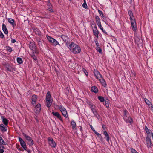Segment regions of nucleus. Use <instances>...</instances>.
<instances>
[{"label": "nucleus", "mask_w": 153, "mask_h": 153, "mask_svg": "<svg viewBox=\"0 0 153 153\" xmlns=\"http://www.w3.org/2000/svg\"><path fill=\"white\" fill-rule=\"evenodd\" d=\"M66 44L68 45L67 42ZM67 46L70 51L74 54L79 53L81 52V48L79 46L73 42Z\"/></svg>", "instance_id": "obj_1"}, {"label": "nucleus", "mask_w": 153, "mask_h": 153, "mask_svg": "<svg viewBox=\"0 0 153 153\" xmlns=\"http://www.w3.org/2000/svg\"><path fill=\"white\" fill-rule=\"evenodd\" d=\"M96 79L98 80L104 87H106L107 85L105 80L102 77L100 74L97 71H96Z\"/></svg>", "instance_id": "obj_2"}, {"label": "nucleus", "mask_w": 153, "mask_h": 153, "mask_svg": "<svg viewBox=\"0 0 153 153\" xmlns=\"http://www.w3.org/2000/svg\"><path fill=\"white\" fill-rule=\"evenodd\" d=\"M46 100L47 106L50 107L51 105L53 100L51 98V95L49 91H48L47 93Z\"/></svg>", "instance_id": "obj_3"}, {"label": "nucleus", "mask_w": 153, "mask_h": 153, "mask_svg": "<svg viewBox=\"0 0 153 153\" xmlns=\"http://www.w3.org/2000/svg\"><path fill=\"white\" fill-rule=\"evenodd\" d=\"M58 108L61 112L62 115L65 118H68V114L65 108L61 105L59 106Z\"/></svg>", "instance_id": "obj_4"}, {"label": "nucleus", "mask_w": 153, "mask_h": 153, "mask_svg": "<svg viewBox=\"0 0 153 153\" xmlns=\"http://www.w3.org/2000/svg\"><path fill=\"white\" fill-rule=\"evenodd\" d=\"M29 46L30 48L32 51L33 53L36 54L38 53V51L34 43L30 42L29 45Z\"/></svg>", "instance_id": "obj_5"}, {"label": "nucleus", "mask_w": 153, "mask_h": 153, "mask_svg": "<svg viewBox=\"0 0 153 153\" xmlns=\"http://www.w3.org/2000/svg\"><path fill=\"white\" fill-rule=\"evenodd\" d=\"M134 39L135 43L137 44L138 45H141L143 43V40L139 36H138L137 34L135 35Z\"/></svg>", "instance_id": "obj_6"}, {"label": "nucleus", "mask_w": 153, "mask_h": 153, "mask_svg": "<svg viewBox=\"0 0 153 153\" xmlns=\"http://www.w3.org/2000/svg\"><path fill=\"white\" fill-rule=\"evenodd\" d=\"M48 143L49 146L52 148H55L56 146V143L52 138L49 137L48 139Z\"/></svg>", "instance_id": "obj_7"}, {"label": "nucleus", "mask_w": 153, "mask_h": 153, "mask_svg": "<svg viewBox=\"0 0 153 153\" xmlns=\"http://www.w3.org/2000/svg\"><path fill=\"white\" fill-rule=\"evenodd\" d=\"M23 135L28 141L29 144L30 145L32 146L34 144L33 141L30 137L28 135H27L24 133H23Z\"/></svg>", "instance_id": "obj_8"}, {"label": "nucleus", "mask_w": 153, "mask_h": 153, "mask_svg": "<svg viewBox=\"0 0 153 153\" xmlns=\"http://www.w3.org/2000/svg\"><path fill=\"white\" fill-rule=\"evenodd\" d=\"M146 143L148 148H152V143L151 140L149 136L148 135L146 138Z\"/></svg>", "instance_id": "obj_9"}, {"label": "nucleus", "mask_w": 153, "mask_h": 153, "mask_svg": "<svg viewBox=\"0 0 153 153\" xmlns=\"http://www.w3.org/2000/svg\"><path fill=\"white\" fill-rule=\"evenodd\" d=\"M101 47V45H99L98 42L97 43L96 42V50L100 54L102 55V52Z\"/></svg>", "instance_id": "obj_10"}, {"label": "nucleus", "mask_w": 153, "mask_h": 153, "mask_svg": "<svg viewBox=\"0 0 153 153\" xmlns=\"http://www.w3.org/2000/svg\"><path fill=\"white\" fill-rule=\"evenodd\" d=\"M52 114L55 116L59 119L62 122H63V120L60 114L58 112H52Z\"/></svg>", "instance_id": "obj_11"}, {"label": "nucleus", "mask_w": 153, "mask_h": 153, "mask_svg": "<svg viewBox=\"0 0 153 153\" xmlns=\"http://www.w3.org/2000/svg\"><path fill=\"white\" fill-rule=\"evenodd\" d=\"M19 141L22 146L25 150H26L27 147L25 143L23 140L21 138H19Z\"/></svg>", "instance_id": "obj_12"}, {"label": "nucleus", "mask_w": 153, "mask_h": 153, "mask_svg": "<svg viewBox=\"0 0 153 153\" xmlns=\"http://www.w3.org/2000/svg\"><path fill=\"white\" fill-rule=\"evenodd\" d=\"M37 96L35 95H33L32 97L31 103L33 105H35L36 103Z\"/></svg>", "instance_id": "obj_13"}, {"label": "nucleus", "mask_w": 153, "mask_h": 153, "mask_svg": "<svg viewBox=\"0 0 153 153\" xmlns=\"http://www.w3.org/2000/svg\"><path fill=\"white\" fill-rule=\"evenodd\" d=\"M41 109V105L40 104L38 103L35 106L34 111L36 113H38L40 111Z\"/></svg>", "instance_id": "obj_14"}, {"label": "nucleus", "mask_w": 153, "mask_h": 153, "mask_svg": "<svg viewBox=\"0 0 153 153\" xmlns=\"http://www.w3.org/2000/svg\"><path fill=\"white\" fill-rule=\"evenodd\" d=\"M47 8L49 11L51 13L53 12V10L52 9V6L50 2H48L47 4Z\"/></svg>", "instance_id": "obj_15"}, {"label": "nucleus", "mask_w": 153, "mask_h": 153, "mask_svg": "<svg viewBox=\"0 0 153 153\" xmlns=\"http://www.w3.org/2000/svg\"><path fill=\"white\" fill-rule=\"evenodd\" d=\"M7 20L8 22L12 25L13 27H14L15 26L16 23H15L14 19L12 18H8Z\"/></svg>", "instance_id": "obj_16"}, {"label": "nucleus", "mask_w": 153, "mask_h": 153, "mask_svg": "<svg viewBox=\"0 0 153 153\" xmlns=\"http://www.w3.org/2000/svg\"><path fill=\"white\" fill-rule=\"evenodd\" d=\"M124 119L126 123H129L130 124H131L133 123V119L131 117H128L127 118L126 117Z\"/></svg>", "instance_id": "obj_17"}, {"label": "nucleus", "mask_w": 153, "mask_h": 153, "mask_svg": "<svg viewBox=\"0 0 153 153\" xmlns=\"http://www.w3.org/2000/svg\"><path fill=\"white\" fill-rule=\"evenodd\" d=\"M2 28L4 33L7 34L8 33V31L6 25L4 24H3L2 25Z\"/></svg>", "instance_id": "obj_18"}, {"label": "nucleus", "mask_w": 153, "mask_h": 153, "mask_svg": "<svg viewBox=\"0 0 153 153\" xmlns=\"http://www.w3.org/2000/svg\"><path fill=\"white\" fill-rule=\"evenodd\" d=\"M145 102L146 103L149 105V106L151 107L152 108H153V105L152 104H151L149 101L147 99H144Z\"/></svg>", "instance_id": "obj_19"}, {"label": "nucleus", "mask_w": 153, "mask_h": 153, "mask_svg": "<svg viewBox=\"0 0 153 153\" xmlns=\"http://www.w3.org/2000/svg\"><path fill=\"white\" fill-rule=\"evenodd\" d=\"M71 124L72 128L74 129H76V125L75 122L74 120H72L71 121Z\"/></svg>", "instance_id": "obj_20"}, {"label": "nucleus", "mask_w": 153, "mask_h": 153, "mask_svg": "<svg viewBox=\"0 0 153 153\" xmlns=\"http://www.w3.org/2000/svg\"><path fill=\"white\" fill-rule=\"evenodd\" d=\"M0 128L2 131L5 132L7 131L6 127L4 126L3 124L0 125Z\"/></svg>", "instance_id": "obj_21"}, {"label": "nucleus", "mask_w": 153, "mask_h": 153, "mask_svg": "<svg viewBox=\"0 0 153 153\" xmlns=\"http://www.w3.org/2000/svg\"><path fill=\"white\" fill-rule=\"evenodd\" d=\"M46 37L47 39H48V40L49 41L51 42V43H52L53 41H54V40L55 39H54L53 38L50 36H46Z\"/></svg>", "instance_id": "obj_22"}, {"label": "nucleus", "mask_w": 153, "mask_h": 153, "mask_svg": "<svg viewBox=\"0 0 153 153\" xmlns=\"http://www.w3.org/2000/svg\"><path fill=\"white\" fill-rule=\"evenodd\" d=\"M2 119V122H3V123L5 125H7L8 123V120L5 118H4V117H1Z\"/></svg>", "instance_id": "obj_23"}, {"label": "nucleus", "mask_w": 153, "mask_h": 153, "mask_svg": "<svg viewBox=\"0 0 153 153\" xmlns=\"http://www.w3.org/2000/svg\"><path fill=\"white\" fill-rule=\"evenodd\" d=\"M61 38L63 40L64 42L67 41L68 39V37L65 35H62L61 36Z\"/></svg>", "instance_id": "obj_24"}, {"label": "nucleus", "mask_w": 153, "mask_h": 153, "mask_svg": "<svg viewBox=\"0 0 153 153\" xmlns=\"http://www.w3.org/2000/svg\"><path fill=\"white\" fill-rule=\"evenodd\" d=\"M96 135L97 136L98 138V140H100L102 142L103 141V138L101 134L96 132Z\"/></svg>", "instance_id": "obj_25"}, {"label": "nucleus", "mask_w": 153, "mask_h": 153, "mask_svg": "<svg viewBox=\"0 0 153 153\" xmlns=\"http://www.w3.org/2000/svg\"><path fill=\"white\" fill-rule=\"evenodd\" d=\"M91 27L93 29L94 34V35L96 34V30H95V29L96 28V24L94 23H92L91 24Z\"/></svg>", "instance_id": "obj_26"}, {"label": "nucleus", "mask_w": 153, "mask_h": 153, "mask_svg": "<svg viewBox=\"0 0 153 153\" xmlns=\"http://www.w3.org/2000/svg\"><path fill=\"white\" fill-rule=\"evenodd\" d=\"M0 144L6 145V143L3 139L2 137L0 135Z\"/></svg>", "instance_id": "obj_27"}, {"label": "nucleus", "mask_w": 153, "mask_h": 153, "mask_svg": "<svg viewBox=\"0 0 153 153\" xmlns=\"http://www.w3.org/2000/svg\"><path fill=\"white\" fill-rule=\"evenodd\" d=\"M128 13L130 16V19H131V18H134L133 14L131 11L129 10L128 12Z\"/></svg>", "instance_id": "obj_28"}, {"label": "nucleus", "mask_w": 153, "mask_h": 153, "mask_svg": "<svg viewBox=\"0 0 153 153\" xmlns=\"http://www.w3.org/2000/svg\"><path fill=\"white\" fill-rule=\"evenodd\" d=\"M131 26L133 31H136L137 29L136 24H131Z\"/></svg>", "instance_id": "obj_29"}, {"label": "nucleus", "mask_w": 153, "mask_h": 153, "mask_svg": "<svg viewBox=\"0 0 153 153\" xmlns=\"http://www.w3.org/2000/svg\"><path fill=\"white\" fill-rule=\"evenodd\" d=\"M98 98L101 102H103L105 101V99L103 97L101 96H98Z\"/></svg>", "instance_id": "obj_30"}, {"label": "nucleus", "mask_w": 153, "mask_h": 153, "mask_svg": "<svg viewBox=\"0 0 153 153\" xmlns=\"http://www.w3.org/2000/svg\"><path fill=\"white\" fill-rule=\"evenodd\" d=\"M105 104L106 107L108 108L109 107L110 102L108 99H106L105 100Z\"/></svg>", "instance_id": "obj_31"}, {"label": "nucleus", "mask_w": 153, "mask_h": 153, "mask_svg": "<svg viewBox=\"0 0 153 153\" xmlns=\"http://www.w3.org/2000/svg\"><path fill=\"white\" fill-rule=\"evenodd\" d=\"M16 60L17 62L19 64H21L23 62L22 59L21 58L18 57Z\"/></svg>", "instance_id": "obj_32"}, {"label": "nucleus", "mask_w": 153, "mask_h": 153, "mask_svg": "<svg viewBox=\"0 0 153 153\" xmlns=\"http://www.w3.org/2000/svg\"><path fill=\"white\" fill-rule=\"evenodd\" d=\"M52 43L55 46H56V45H58L60 46V44L57 41L56 39H55Z\"/></svg>", "instance_id": "obj_33"}, {"label": "nucleus", "mask_w": 153, "mask_h": 153, "mask_svg": "<svg viewBox=\"0 0 153 153\" xmlns=\"http://www.w3.org/2000/svg\"><path fill=\"white\" fill-rule=\"evenodd\" d=\"M83 0L84 1V2L82 4V6L84 8L87 9L88 8V6L86 1V0Z\"/></svg>", "instance_id": "obj_34"}, {"label": "nucleus", "mask_w": 153, "mask_h": 153, "mask_svg": "<svg viewBox=\"0 0 153 153\" xmlns=\"http://www.w3.org/2000/svg\"><path fill=\"white\" fill-rule=\"evenodd\" d=\"M6 50L9 52H11L12 51V48L9 47L7 46L6 47Z\"/></svg>", "instance_id": "obj_35"}, {"label": "nucleus", "mask_w": 153, "mask_h": 153, "mask_svg": "<svg viewBox=\"0 0 153 153\" xmlns=\"http://www.w3.org/2000/svg\"><path fill=\"white\" fill-rule=\"evenodd\" d=\"M130 19L131 21V24H136V21H135V20L134 19V18H131V19Z\"/></svg>", "instance_id": "obj_36"}, {"label": "nucleus", "mask_w": 153, "mask_h": 153, "mask_svg": "<svg viewBox=\"0 0 153 153\" xmlns=\"http://www.w3.org/2000/svg\"><path fill=\"white\" fill-rule=\"evenodd\" d=\"M128 113V112L126 110H124L123 111V117L124 119H125L126 118V116L127 114Z\"/></svg>", "instance_id": "obj_37"}, {"label": "nucleus", "mask_w": 153, "mask_h": 153, "mask_svg": "<svg viewBox=\"0 0 153 153\" xmlns=\"http://www.w3.org/2000/svg\"><path fill=\"white\" fill-rule=\"evenodd\" d=\"M97 25L99 27V28L101 30H102V31H103V27H102L101 25V24L100 23V22H98V24H97Z\"/></svg>", "instance_id": "obj_38"}, {"label": "nucleus", "mask_w": 153, "mask_h": 153, "mask_svg": "<svg viewBox=\"0 0 153 153\" xmlns=\"http://www.w3.org/2000/svg\"><path fill=\"white\" fill-rule=\"evenodd\" d=\"M91 90L92 92L96 93V88H95V86H92L91 88Z\"/></svg>", "instance_id": "obj_39"}, {"label": "nucleus", "mask_w": 153, "mask_h": 153, "mask_svg": "<svg viewBox=\"0 0 153 153\" xmlns=\"http://www.w3.org/2000/svg\"><path fill=\"white\" fill-rule=\"evenodd\" d=\"M131 151L132 153H138L136 150L133 148H131Z\"/></svg>", "instance_id": "obj_40"}, {"label": "nucleus", "mask_w": 153, "mask_h": 153, "mask_svg": "<svg viewBox=\"0 0 153 153\" xmlns=\"http://www.w3.org/2000/svg\"><path fill=\"white\" fill-rule=\"evenodd\" d=\"M98 12L100 15L101 17H104V15L103 14L102 12L101 11H100L99 10H98Z\"/></svg>", "instance_id": "obj_41"}, {"label": "nucleus", "mask_w": 153, "mask_h": 153, "mask_svg": "<svg viewBox=\"0 0 153 153\" xmlns=\"http://www.w3.org/2000/svg\"><path fill=\"white\" fill-rule=\"evenodd\" d=\"M145 131L147 134H150V132L149 130V129L146 126H145Z\"/></svg>", "instance_id": "obj_42"}, {"label": "nucleus", "mask_w": 153, "mask_h": 153, "mask_svg": "<svg viewBox=\"0 0 153 153\" xmlns=\"http://www.w3.org/2000/svg\"><path fill=\"white\" fill-rule=\"evenodd\" d=\"M91 108L92 110V111L94 114H95V113H96V110L94 108H93V106H92L91 107Z\"/></svg>", "instance_id": "obj_43"}, {"label": "nucleus", "mask_w": 153, "mask_h": 153, "mask_svg": "<svg viewBox=\"0 0 153 153\" xmlns=\"http://www.w3.org/2000/svg\"><path fill=\"white\" fill-rule=\"evenodd\" d=\"M31 57L33 58V59L35 61L37 60V58L36 56L35 55H31Z\"/></svg>", "instance_id": "obj_44"}, {"label": "nucleus", "mask_w": 153, "mask_h": 153, "mask_svg": "<svg viewBox=\"0 0 153 153\" xmlns=\"http://www.w3.org/2000/svg\"><path fill=\"white\" fill-rule=\"evenodd\" d=\"M4 147L2 146V148H1V147L0 146V153H3L4 152V150L3 149Z\"/></svg>", "instance_id": "obj_45"}, {"label": "nucleus", "mask_w": 153, "mask_h": 153, "mask_svg": "<svg viewBox=\"0 0 153 153\" xmlns=\"http://www.w3.org/2000/svg\"><path fill=\"white\" fill-rule=\"evenodd\" d=\"M83 71L85 73L86 76H87L88 75V73L87 72V71L84 68L83 69Z\"/></svg>", "instance_id": "obj_46"}, {"label": "nucleus", "mask_w": 153, "mask_h": 153, "mask_svg": "<svg viewBox=\"0 0 153 153\" xmlns=\"http://www.w3.org/2000/svg\"><path fill=\"white\" fill-rule=\"evenodd\" d=\"M0 37L2 38L4 37V36L3 33L1 31H0Z\"/></svg>", "instance_id": "obj_47"}, {"label": "nucleus", "mask_w": 153, "mask_h": 153, "mask_svg": "<svg viewBox=\"0 0 153 153\" xmlns=\"http://www.w3.org/2000/svg\"><path fill=\"white\" fill-rule=\"evenodd\" d=\"M104 134L105 135V137L108 136V134L107 133V131H104Z\"/></svg>", "instance_id": "obj_48"}, {"label": "nucleus", "mask_w": 153, "mask_h": 153, "mask_svg": "<svg viewBox=\"0 0 153 153\" xmlns=\"http://www.w3.org/2000/svg\"><path fill=\"white\" fill-rule=\"evenodd\" d=\"M90 127L91 129L94 131V132L95 133H96V131L94 129V128H93V126L91 125H90Z\"/></svg>", "instance_id": "obj_49"}, {"label": "nucleus", "mask_w": 153, "mask_h": 153, "mask_svg": "<svg viewBox=\"0 0 153 153\" xmlns=\"http://www.w3.org/2000/svg\"><path fill=\"white\" fill-rule=\"evenodd\" d=\"M105 137L106 138V140L108 142L109 140V135L108 136L106 137Z\"/></svg>", "instance_id": "obj_50"}, {"label": "nucleus", "mask_w": 153, "mask_h": 153, "mask_svg": "<svg viewBox=\"0 0 153 153\" xmlns=\"http://www.w3.org/2000/svg\"><path fill=\"white\" fill-rule=\"evenodd\" d=\"M11 42L12 43H14L16 42V40L13 39H12L11 40Z\"/></svg>", "instance_id": "obj_51"}, {"label": "nucleus", "mask_w": 153, "mask_h": 153, "mask_svg": "<svg viewBox=\"0 0 153 153\" xmlns=\"http://www.w3.org/2000/svg\"><path fill=\"white\" fill-rule=\"evenodd\" d=\"M151 134L152 136L153 139V133H151Z\"/></svg>", "instance_id": "obj_52"}, {"label": "nucleus", "mask_w": 153, "mask_h": 153, "mask_svg": "<svg viewBox=\"0 0 153 153\" xmlns=\"http://www.w3.org/2000/svg\"><path fill=\"white\" fill-rule=\"evenodd\" d=\"M151 134L152 136L153 139V133H151Z\"/></svg>", "instance_id": "obj_53"}, {"label": "nucleus", "mask_w": 153, "mask_h": 153, "mask_svg": "<svg viewBox=\"0 0 153 153\" xmlns=\"http://www.w3.org/2000/svg\"><path fill=\"white\" fill-rule=\"evenodd\" d=\"M80 130L81 131L82 130V127L80 126Z\"/></svg>", "instance_id": "obj_54"}, {"label": "nucleus", "mask_w": 153, "mask_h": 153, "mask_svg": "<svg viewBox=\"0 0 153 153\" xmlns=\"http://www.w3.org/2000/svg\"><path fill=\"white\" fill-rule=\"evenodd\" d=\"M98 89H96V93H97V92H98Z\"/></svg>", "instance_id": "obj_55"}, {"label": "nucleus", "mask_w": 153, "mask_h": 153, "mask_svg": "<svg viewBox=\"0 0 153 153\" xmlns=\"http://www.w3.org/2000/svg\"><path fill=\"white\" fill-rule=\"evenodd\" d=\"M102 127L103 128H104V127H103V126H102Z\"/></svg>", "instance_id": "obj_56"}, {"label": "nucleus", "mask_w": 153, "mask_h": 153, "mask_svg": "<svg viewBox=\"0 0 153 153\" xmlns=\"http://www.w3.org/2000/svg\"><path fill=\"white\" fill-rule=\"evenodd\" d=\"M102 127L103 128H104V127H103V126H102Z\"/></svg>", "instance_id": "obj_57"}, {"label": "nucleus", "mask_w": 153, "mask_h": 153, "mask_svg": "<svg viewBox=\"0 0 153 153\" xmlns=\"http://www.w3.org/2000/svg\"><path fill=\"white\" fill-rule=\"evenodd\" d=\"M94 75H96L95 74V73H94Z\"/></svg>", "instance_id": "obj_58"}, {"label": "nucleus", "mask_w": 153, "mask_h": 153, "mask_svg": "<svg viewBox=\"0 0 153 153\" xmlns=\"http://www.w3.org/2000/svg\"><path fill=\"white\" fill-rule=\"evenodd\" d=\"M42 153V152H40V153Z\"/></svg>", "instance_id": "obj_59"}]
</instances>
